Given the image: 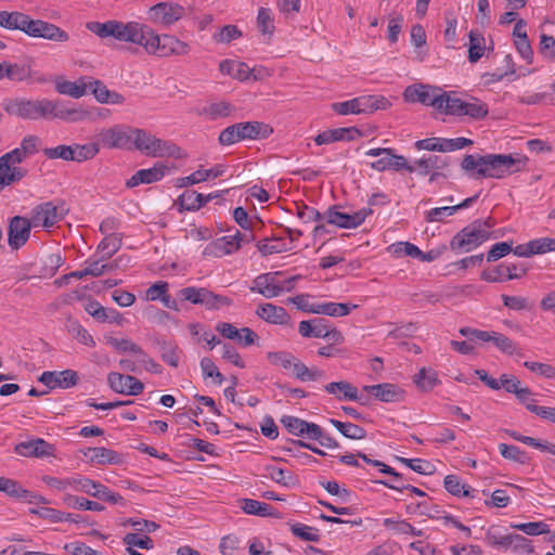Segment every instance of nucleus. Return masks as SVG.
<instances>
[{
	"label": "nucleus",
	"mask_w": 555,
	"mask_h": 555,
	"mask_svg": "<svg viewBox=\"0 0 555 555\" xmlns=\"http://www.w3.org/2000/svg\"><path fill=\"white\" fill-rule=\"evenodd\" d=\"M38 380L51 390L55 388L68 389L78 383V374L70 369L61 372L44 371Z\"/></svg>",
	"instance_id": "nucleus-24"
},
{
	"label": "nucleus",
	"mask_w": 555,
	"mask_h": 555,
	"mask_svg": "<svg viewBox=\"0 0 555 555\" xmlns=\"http://www.w3.org/2000/svg\"><path fill=\"white\" fill-rule=\"evenodd\" d=\"M527 157L515 154H487V155H465L461 167L465 171L477 169L476 173H486L488 170L504 171L512 170L519 172L527 170Z\"/></svg>",
	"instance_id": "nucleus-3"
},
{
	"label": "nucleus",
	"mask_w": 555,
	"mask_h": 555,
	"mask_svg": "<svg viewBox=\"0 0 555 555\" xmlns=\"http://www.w3.org/2000/svg\"><path fill=\"white\" fill-rule=\"evenodd\" d=\"M241 508L248 515L257 516H272L273 507L264 502L253 499H243L241 501Z\"/></svg>",
	"instance_id": "nucleus-48"
},
{
	"label": "nucleus",
	"mask_w": 555,
	"mask_h": 555,
	"mask_svg": "<svg viewBox=\"0 0 555 555\" xmlns=\"http://www.w3.org/2000/svg\"><path fill=\"white\" fill-rule=\"evenodd\" d=\"M107 382L113 391L121 395L138 396L144 390V384L132 375L111 372Z\"/></svg>",
	"instance_id": "nucleus-22"
},
{
	"label": "nucleus",
	"mask_w": 555,
	"mask_h": 555,
	"mask_svg": "<svg viewBox=\"0 0 555 555\" xmlns=\"http://www.w3.org/2000/svg\"><path fill=\"white\" fill-rule=\"evenodd\" d=\"M267 359L272 365L289 370L297 358L289 351H270L267 353Z\"/></svg>",
	"instance_id": "nucleus-56"
},
{
	"label": "nucleus",
	"mask_w": 555,
	"mask_h": 555,
	"mask_svg": "<svg viewBox=\"0 0 555 555\" xmlns=\"http://www.w3.org/2000/svg\"><path fill=\"white\" fill-rule=\"evenodd\" d=\"M443 487L450 494L457 498L475 496V490L470 486L462 483L460 477L456 475H447L443 480Z\"/></svg>",
	"instance_id": "nucleus-37"
},
{
	"label": "nucleus",
	"mask_w": 555,
	"mask_h": 555,
	"mask_svg": "<svg viewBox=\"0 0 555 555\" xmlns=\"http://www.w3.org/2000/svg\"><path fill=\"white\" fill-rule=\"evenodd\" d=\"M133 132V127L124 124L115 125L102 129L96 134V139L100 143V147L131 151Z\"/></svg>",
	"instance_id": "nucleus-11"
},
{
	"label": "nucleus",
	"mask_w": 555,
	"mask_h": 555,
	"mask_svg": "<svg viewBox=\"0 0 555 555\" xmlns=\"http://www.w3.org/2000/svg\"><path fill=\"white\" fill-rule=\"evenodd\" d=\"M282 275L281 271L261 273L253 280L250 292L258 293L264 298H274L284 292V286L278 281V276Z\"/></svg>",
	"instance_id": "nucleus-20"
},
{
	"label": "nucleus",
	"mask_w": 555,
	"mask_h": 555,
	"mask_svg": "<svg viewBox=\"0 0 555 555\" xmlns=\"http://www.w3.org/2000/svg\"><path fill=\"white\" fill-rule=\"evenodd\" d=\"M328 422L346 438L352 440H361L366 438V430L350 422H340L335 418H330Z\"/></svg>",
	"instance_id": "nucleus-39"
},
{
	"label": "nucleus",
	"mask_w": 555,
	"mask_h": 555,
	"mask_svg": "<svg viewBox=\"0 0 555 555\" xmlns=\"http://www.w3.org/2000/svg\"><path fill=\"white\" fill-rule=\"evenodd\" d=\"M362 390L371 393L376 400L385 403H399L405 399V390L392 383L365 385Z\"/></svg>",
	"instance_id": "nucleus-21"
},
{
	"label": "nucleus",
	"mask_w": 555,
	"mask_h": 555,
	"mask_svg": "<svg viewBox=\"0 0 555 555\" xmlns=\"http://www.w3.org/2000/svg\"><path fill=\"white\" fill-rule=\"evenodd\" d=\"M524 366L528 369L530 372L535 373L544 378L554 379L555 378V366L533 361H525Z\"/></svg>",
	"instance_id": "nucleus-64"
},
{
	"label": "nucleus",
	"mask_w": 555,
	"mask_h": 555,
	"mask_svg": "<svg viewBox=\"0 0 555 555\" xmlns=\"http://www.w3.org/2000/svg\"><path fill=\"white\" fill-rule=\"evenodd\" d=\"M124 544L127 545V547H139L142 550H151L154 547V542L152 538L149 535H140L139 533H127L122 538Z\"/></svg>",
	"instance_id": "nucleus-58"
},
{
	"label": "nucleus",
	"mask_w": 555,
	"mask_h": 555,
	"mask_svg": "<svg viewBox=\"0 0 555 555\" xmlns=\"http://www.w3.org/2000/svg\"><path fill=\"white\" fill-rule=\"evenodd\" d=\"M341 205H332L324 212L323 218L327 224L339 229H356L373 214L370 207H363L357 211H344Z\"/></svg>",
	"instance_id": "nucleus-8"
},
{
	"label": "nucleus",
	"mask_w": 555,
	"mask_h": 555,
	"mask_svg": "<svg viewBox=\"0 0 555 555\" xmlns=\"http://www.w3.org/2000/svg\"><path fill=\"white\" fill-rule=\"evenodd\" d=\"M272 132L273 129L269 125L259 121H244L224 128L220 132L218 141L221 145L229 146L243 140L268 138Z\"/></svg>",
	"instance_id": "nucleus-5"
},
{
	"label": "nucleus",
	"mask_w": 555,
	"mask_h": 555,
	"mask_svg": "<svg viewBox=\"0 0 555 555\" xmlns=\"http://www.w3.org/2000/svg\"><path fill=\"white\" fill-rule=\"evenodd\" d=\"M121 236L118 233L107 234L98 245L100 260H107L121 247Z\"/></svg>",
	"instance_id": "nucleus-40"
},
{
	"label": "nucleus",
	"mask_w": 555,
	"mask_h": 555,
	"mask_svg": "<svg viewBox=\"0 0 555 555\" xmlns=\"http://www.w3.org/2000/svg\"><path fill=\"white\" fill-rule=\"evenodd\" d=\"M0 492L10 498L26 501L29 504L47 505L50 503V501L41 494L29 491L23 488L18 481L7 477H0Z\"/></svg>",
	"instance_id": "nucleus-18"
},
{
	"label": "nucleus",
	"mask_w": 555,
	"mask_h": 555,
	"mask_svg": "<svg viewBox=\"0 0 555 555\" xmlns=\"http://www.w3.org/2000/svg\"><path fill=\"white\" fill-rule=\"evenodd\" d=\"M511 528L519 530L528 535H540L550 532V527L544 521L512 522Z\"/></svg>",
	"instance_id": "nucleus-53"
},
{
	"label": "nucleus",
	"mask_w": 555,
	"mask_h": 555,
	"mask_svg": "<svg viewBox=\"0 0 555 555\" xmlns=\"http://www.w3.org/2000/svg\"><path fill=\"white\" fill-rule=\"evenodd\" d=\"M500 454L509 461L526 464L529 461L527 453L514 444L500 443L499 444Z\"/></svg>",
	"instance_id": "nucleus-50"
},
{
	"label": "nucleus",
	"mask_w": 555,
	"mask_h": 555,
	"mask_svg": "<svg viewBox=\"0 0 555 555\" xmlns=\"http://www.w3.org/2000/svg\"><path fill=\"white\" fill-rule=\"evenodd\" d=\"M480 223L474 222L467 224L450 241V249L456 254L470 253L488 241L485 230L479 229Z\"/></svg>",
	"instance_id": "nucleus-10"
},
{
	"label": "nucleus",
	"mask_w": 555,
	"mask_h": 555,
	"mask_svg": "<svg viewBox=\"0 0 555 555\" xmlns=\"http://www.w3.org/2000/svg\"><path fill=\"white\" fill-rule=\"evenodd\" d=\"M414 384L424 392L431 391L437 385L440 384L437 373L429 369L422 367L413 377Z\"/></svg>",
	"instance_id": "nucleus-41"
},
{
	"label": "nucleus",
	"mask_w": 555,
	"mask_h": 555,
	"mask_svg": "<svg viewBox=\"0 0 555 555\" xmlns=\"http://www.w3.org/2000/svg\"><path fill=\"white\" fill-rule=\"evenodd\" d=\"M444 113L454 116H468L473 119H482L488 113V105L478 99L472 101H464L459 98H451L448 95L447 105H444Z\"/></svg>",
	"instance_id": "nucleus-13"
},
{
	"label": "nucleus",
	"mask_w": 555,
	"mask_h": 555,
	"mask_svg": "<svg viewBox=\"0 0 555 555\" xmlns=\"http://www.w3.org/2000/svg\"><path fill=\"white\" fill-rule=\"evenodd\" d=\"M89 461L99 465H117L122 463V456L118 452L104 447L87 448L82 451Z\"/></svg>",
	"instance_id": "nucleus-28"
},
{
	"label": "nucleus",
	"mask_w": 555,
	"mask_h": 555,
	"mask_svg": "<svg viewBox=\"0 0 555 555\" xmlns=\"http://www.w3.org/2000/svg\"><path fill=\"white\" fill-rule=\"evenodd\" d=\"M55 90L63 95H68L74 99H80L87 92V82L83 79L78 81H69L64 80L63 78H57L55 80Z\"/></svg>",
	"instance_id": "nucleus-33"
},
{
	"label": "nucleus",
	"mask_w": 555,
	"mask_h": 555,
	"mask_svg": "<svg viewBox=\"0 0 555 555\" xmlns=\"http://www.w3.org/2000/svg\"><path fill=\"white\" fill-rule=\"evenodd\" d=\"M357 99L361 114H371L378 109H387L391 105L389 100L383 95H362Z\"/></svg>",
	"instance_id": "nucleus-35"
},
{
	"label": "nucleus",
	"mask_w": 555,
	"mask_h": 555,
	"mask_svg": "<svg viewBox=\"0 0 555 555\" xmlns=\"http://www.w3.org/2000/svg\"><path fill=\"white\" fill-rule=\"evenodd\" d=\"M507 548L512 547L516 553L532 554L534 552L531 541L521 534H507Z\"/></svg>",
	"instance_id": "nucleus-55"
},
{
	"label": "nucleus",
	"mask_w": 555,
	"mask_h": 555,
	"mask_svg": "<svg viewBox=\"0 0 555 555\" xmlns=\"http://www.w3.org/2000/svg\"><path fill=\"white\" fill-rule=\"evenodd\" d=\"M31 66L25 63H10L5 62V72L7 78L11 81H25L31 78Z\"/></svg>",
	"instance_id": "nucleus-44"
},
{
	"label": "nucleus",
	"mask_w": 555,
	"mask_h": 555,
	"mask_svg": "<svg viewBox=\"0 0 555 555\" xmlns=\"http://www.w3.org/2000/svg\"><path fill=\"white\" fill-rule=\"evenodd\" d=\"M397 461L421 475H431L435 472V466L427 460L398 456Z\"/></svg>",
	"instance_id": "nucleus-51"
},
{
	"label": "nucleus",
	"mask_w": 555,
	"mask_h": 555,
	"mask_svg": "<svg viewBox=\"0 0 555 555\" xmlns=\"http://www.w3.org/2000/svg\"><path fill=\"white\" fill-rule=\"evenodd\" d=\"M257 249L262 256H268L272 254L288 251L292 249V247H288L282 237L273 236L259 241L257 243Z\"/></svg>",
	"instance_id": "nucleus-43"
},
{
	"label": "nucleus",
	"mask_w": 555,
	"mask_h": 555,
	"mask_svg": "<svg viewBox=\"0 0 555 555\" xmlns=\"http://www.w3.org/2000/svg\"><path fill=\"white\" fill-rule=\"evenodd\" d=\"M103 486V483L87 477L73 478L72 480L73 490L83 492L96 499H99Z\"/></svg>",
	"instance_id": "nucleus-45"
},
{
	"label": "nucleus",
	"mask_w": 555,
	"mask_h": 555,
	"mask_svg": "<svg viewBox=\"0 0 555 555\" xmlns=\"http://www.w3.org/2000/svg\"><path fill=\"white\" fill-rule=\"evenodd\" d=\"M39 141V138L36 135L25 137L21 143V146L12 151L17 153V156L14 157L16 164L22 163L28 155L34 154L37 151V144Z\"/></svg>",
	"instance_id": "nucleus-52"
},
{
	"label": "nucleus",
	"mask_w": 555,
	"mask_h": 555,
	"mask_svg": "<svg viewBox=\"0 0 555 555\" xmlns=\"http://www.w3.org/2000/svg\"><path fill=\"white\" fill-rule=\"evenodd\" d=\"M361 137V131L356 127L330 129L319 133L314 141L318 145L330 144L338 141H352Z\"/></svg>",
	"instance_id": "nucleus-26"
},
{
	"label": "nucleus",
	"mask_w": 555,
	"mask_h": 555,
	"mask_svg": "<svg viewBox=\"0 0 555 555\" xmlns=\"http://www.w3.org/2000/svg\"><path fill=\"white\" fill-rule=\"evenodd\" d=\"M87 28L101 38L113 37L119 41L132 42L145 49V41L152 35V28L137 22L122 23L107 21L105 23L90 22Z\"/></svg>",
	"instance_id": "nucleus-2"
},
{
	"label": "nucleus",
	"mask_w": 555,
	"mask_h": 555,
	"mask_svg": "<svg viewBox=\"0 0 555 555\" xmlns=\"http://www.w3.org/2000/svg\"><path fill=\"white\" fill-rule=\"evenodd\" d=\"M21 31L33 38H42L53 42H66L69 39L68 34L55 24L34 20L24 13Z\"/></svg>",
	"instance_id": "nucleus-9"
},
{
	"label": "nucleus",
	"mask_w": 555,
	"mask_h": 555,
	"mask_svg": "<svg viewBox=\"0 0 555 555\" xmlns=\"http://www.w3.org/2000/svg\"><path fill=\"white\" fill-rule=\"evenodd\" d=\"M63 502L68 507L78 509V511L102 512L105 509L104 505H102L95 501H91L83 496H77V495H72V494L64 495Z\"/></svg>",
	"instance_id": "nucleus-42"
},
{
	"label": "nucleus",
	"mask_w": 555,
	"mask_h": 555,
	"mask_svg": "<svg viewBox=\"0 0 555 555\" xmlns=\"http://www.w3.org/2000/svg\"><path fill=\"white\" fill-rule=\"evenodd\" d=\"M14 450L22 456L48 457L54 455L55 447L42 438H36L17 443Z\"/></svg>",
	"instance_id": "nucleus-25"
},
{
	"label": "nucleus",
	"mask_w": 555,
	"mask_h": 555,
	"mask_svg": "<svg viewBox=\"0 0 555 555\" xmlns=\"http://www.w3.org/2000/svg\"><path fill=\"white\" fill-rule=\"evenodd\" d=\"M263 477L270 478L274 482L283 486V487H295L298 483L297 478L289 472L283 468H280L274 465H266L263 467Z\"/></svg>",
	"instance_id": "nucleus-32"
},
{
	"label": "nucleus",
	"mask_w": 555,
	"mask_h": 555,
	"mask_svg": "<svg viewBox=\"0 0 555 555\" xmlns=\"http://www.w3.org/2000/svg\"><path fill=\"white\" fill-rule=\"evenodd\" d=\"M233 112V105H231L229 102L221 101L206 105L202 108L199 114L209 120H218L220 118L231 116Z\"/></svg>",
	"instance_id": "nucleus-36"
},
{
	"label": "nucleus",
	"mask_w": 555,
	"mask_h": 555,
	"mask_svg": "<svg viewBox=\"0 0 555 555\" xmlns=\"http://www.w3.org/2000/svg\"><path fill=\"white\" fill-rule=\"evenodd\" d=\"M132 150H138L146 156L180 159L185 152L170 141L156 138L144 129L134 128Z\"/></svg>",
	"instance_id": "nucleus-4"
},
{
	"label": "nucleus",
	"mask_w": 555,
	"mask_h": 555,
	"mask_svg": "<svg viewBox=\"0 0 555 555\" xmlns=\"http://www.w3.org/2000/svg\"><path fill=\"white\" fill-rule=\"evenodd\" d=\"M357 305H348L341 302H322L319 304L318 314H324L328 317H345L348 315L352 309H356Z\"/></svg>",
	"instance_id": "nucleus-47"
},
{
	"label": "nucleus",
	"mask_w": 555,
	"mask_h": 555,
	"mask_svg": "<svg viewBox=\"0 0 555 555\" xmlns=\"http://www.w3.org/2000/svg\"><path fill=\"white\" fill-rule=\"evenodd\" d=\"M145 51L160 57L182 56L191 51L188 42L172 35H157L152 29V35L145 41Z\"/></svg>",
	"instance_id": "nucleus-6"
},
{
	"label": "nucleus",
	"mask_w": 555,
	"mask_h": 555,
	"mask_svg": "<svg viewBox=\"0 0 555 555\" xmlns=\"http://www.w3.org/2000/svg\"><path fill=\"white\" fill-rule=\"evenodd\" d=\"M107 344H109L119 352H131L135 356L142 353V348L138 344L127 338L118 339L115 337H108Z\"/></svg>",
	"instance_id": "nucleus-59"
},
{
	"label": "nucleus",
	"mask_w": 555,
	"mask_h": 555,
	"mask_svg": "<svg viewBox=\"0 0 555 555\" xmlns=\"http://www.w3.org/2000/svg\"><path fill=\"white\" fill-rule=\"evenodd\" d=\"M289 527L292 533L302 541L318 542L320 540V534L318 533L317 528L307 526L301 522L291 524Z\"/></svg>",
	"instance_id": "nucleus-54"
},
{
	"label": "nucleus",
	"mask_w": 555,
	"mask_h": 555,
	"mask_svg": "<svg viewBox=\"0 0 555 555\" xmlns=\"http://www.w3.org/2000/svg\"><path fill=\"white\" fill-rule=\"evenodd\" d=\"M528 271L524 263H500L496 267L483 270L480 279L489 283L503 282L505 280H516L522 278Z\"/></svg>",
	"instance_id": "nucleus-17"
},
{
	"label": "nucleus",
	"mask_w": 555,
	"mask_h": 555,
	"mask_svg": "<svg viewBox=\"0 0 555 555\" xmlns=\"http://www.w3.org/2000/svg\"><path fill=\"white\" fill-rule=\"evenodd\" d=\"M324 390L334 395L339 401L360 400L358 388L347 380L332 382L324 386Z\"/></svg>",
	"instance_id": "nucleus-31"
},
{
	"label": "nucleus",
	"mask_w": 555,
	"mask_h": 555,
	"mask_svg": "<svg viewBox=\"0 0 555 555\" xmlns=\"http://www.w3.org/2000/svg\"><path fill=\"white\" fill-rule=\"evenodd\" d=\"M280 422L289 434L298 437H304V426L306 422L305 420H301L293 415H283Z\"/></svg>",
	"instance_id": "nucleus-63"
},
{
	"label": "nucleus",
	"mask_w": 555,
	"mask_h": 555,
	"mask_svg": "<svg viewBox=\"0 0 555 555\" xmlns=\"http://www.w3.org/2000/svg\"><path fill=\"white\" fill-rule=\"evenodd\" d=\"M254 240V234L241 233L236 231L234 235H224L216 241L209 243L205 249L204 255L221 257L238 250L243 244H248Z\"/></svg>",
	"instance_id": "nucleus-12"
},
{
	"label": "nucleus",
	"mask_w": 555,
	"mask_h": 555,
	"mask_svg": "<svg viewBox=\"0 0 555 555\" xmlns=\"http://www.w3.org/2000/svg\"><path fill=\"white\" fill-rule=\"evenodd\" d=\"M149 14L153 22L169 27L185 15V9L176 2H159L150 8Z\"/></svg>",
	"instance_id": "nucleus-16"
},
{
	"label": "nucleus",
	"mask_w": 555,
	"mask_h": 555,
	"mask_svg": "<svg viewBox=\"0 0 555 555\" xmlns=\"http://www.w3.org/2000/svg\"><path fill=\"white\" fill-rule=\"evenodd\" d=\"M31 222L21 216L11 218L8 229V243L12 249L23 247L30 236Z\"/></svg>",
	"instance_id": "nucleus-23"
},
{
	"label": "nucleus",
	"mask_w": 555,
	"mask_h": 555,
	"mask_svg": "<svg viewBox=\"0 0 555 555\" xmlns=\"http://www.w3.org/2000/svg\"><path fill=\"white\" fill-rule=\"evenodd\" d=\"M153 341L159 349L162 360L168 365L177 367L180 360L178 345L160 338H155Z\"/></svg>",
	"instance_id": "nucleus-34"
},
{
	"label": "nucleus",
	"mask_w": 555,
	"mask_h": 555,
	"mask_svg": "<svg viewBox=\"0 0 555 555\" xmlns=\"http://www.w3.org/2000/svg\"><path fill=\"white\" fill-rule=\"evenodd\" d=\"M512 250L513 241L495 243L487 253V261L494 262L512 253Z\"/></svg>",
	"instance_id": "nucleus-61"
},
{
	"label": "nucleus",
	"mask_w": 555,
	"mask_h": 555,
	"mask_svg": "<svg viewBox=\"0 0 555 555\" xmlns=\"http://www.w3.org/2000/svg\"><path fill=\"white\" fill-rule=\"evenodd\" d=\"M367 156L378 157L372 162L371 168L377 171L393 170L400 171L405 169L410 172L414 171V167L409 165L403 156L395 155L391 149H371L366 152Z\"/></svg>",
	"instance_id": "nucleus-14"
},
{
	"label": "nucleus",
	"mask_w": 555,
	"mask_h": 555,
	"mask_svg": "<svg viewBox=\"0 0 555 555\" xmlns=\"http://www.w3.org/2000/svg\"><path fill=\"white\" fill-rule=\"evenodd\" d=\"M181 300L190 301L193 305H202L205 307L208 295V288L188 286L178 293Z\"/></svg>",
	"instance_id": "nucleus-46"
},
{
	"label": "nucleus",
	"mask_w": 555,
	"mask_h": 555,
	"mask_svg": "<svg viewBox=\"0 0 555 555\" xmlns=\"http://www.w3.org/2000/svg\"><path fill=\"white\" fill-rule=\"evenodd\" d=\"M469 46H468V61L470 63H477L486 50V38L479 30L469 31Z\"/></svg>",
	"instance_id": "nucleus-38"
},
{
	"label": "nucleus",
	"mask_w": 555,
	"mask_h": 555,
	"mask_svg": "<svg viewBox=\"0 0 555 555\" xmlns=\"http://www.w3.org/2000/svg\"><path fill=\"white\" fill-rule=\"evenodd\" d=\"M473 144L470 139L455 138V139H442L439 138L438 151L439 152H452L464 149Z\"/></svg>",
	"instance_id": "nucleus-62"
},
{
	"label": "nucleus",
	"mask_w": 555,
	"mask_h": 555,
	"mask_svg": "<svg viewBox=\"0 0 555 555\" xmlns=\"http://www.w3.org/2000/svg\"><path fill=\"white\" fill-rule=\"evenodd\" d=\"M228 192L229 190L227 189L223 191H218L204 195L202 193H197L194 190H185L182 194L179 195L175 205L178 207V210L180 212L197 211L208 202L221 197L223 194Z\"/></svg>",
	"instance_id": "nucleus-19"
},
{
	"label": "nucleus",
	"mask_w": 555,
	"mask_h": 555,
	"mask_svg": "<svg viewBox=\"0 0 555 555\" xmlns=\"http://www.w3.org/2000/svg\"><path fill=\"white\" fill-rule=\"evenodd\" d=\"M74 162H83L93 158L100 151V143L95 138L94 142L87 143L83 145L76 144L72 146Z\"/></svg>",
	"instance_id": "nucleus-49"
},
{
	"label": "nucleus",
	"mask_w": 555,
	"mask_h": 555,
	"mask_svg": "<svg viewBox=\"0 0 555 555\" xmlns=\"http://www.w3.org/2000/svg\"><path fill=\"white\" fill-rule=\"evenodd\" d=\"M29 514L36 515L52 524L63 522V512L52 507L42 506L29 508Z\"/></svg>",
	"instance_id": "nucleus-60"
},
{
	"label": "nucleus",
	"mask_w": 555,
	"mask_h": 555,
	"mask_svg": "<svg viewBox=\"0 0 555 555\" xmlns=\"http://www.w3.org/2000/svg\"><path fill=\"white\" fill-rule=\"evenodd\" d=\"M256 314L267 323L271 324L286 325L291 320L285 308L270 302L258 305Z\"/></svg>",
	"instance_id": "nucleus-27"
},
{
	"label": "nucleus",
	"mask_w": 555,
	"mask_h": 555,
	"mask_svg": "<svg viewBox=\"0 0 555 555\" xmlns=\"http://www.w3.org/2000/svg\"><path fill=\"white\" fill-rule=\"evenodd\" d=\"M448 95L440 88L422 83L409 86L403 92V98L406 102L421 103L443 112Z\"/></svg>",
	"instance_id": "nucleus-7"
},
{
	"label": "nucleus",
	"mask_w": 555,
	"mask_h": 555,
	"mask_svg": "<svg viewBox=\"0 0 555 555\" xmlns=\"http://www.w3.org/2000/svg\"><path fill=\"white\" fill-rule=\"evenodd\" d=\"M66 212L67 209H65L63 203L60 205H56L53 202L39 204L33 209V224L51 228L61 221L65 217Z\"/></svg>",
	"instance_id": "nucleus-15"
},
{
	"label": "nucleus",
	"mask_w": 555,
	"mask_h": 555,
	"mask_svg": "<svg viewBox=\"0 0 555 555\" xmlns=\"http://www.w3.org/2000/svg\"><path fill=\"white\" fill-rule=\"evenodd\" d=\"M526 22L524 20H518L515 24L513 36H514V44L516 50L521 55L527 63H532L533 60V51L528 39L527 33L525 31Z\"/></svg>",
	"instance_id": "nucleus-29"
},
{
	"label": "nucleus",
	"mask_w": 555,
	"mask_h": 555,
	"mask_svg": "<svg viewBox=\"0 0 555 555\" xmlns=\"http://www.w3.org/2000/svg\"><path fill=\"white\" fill-rule=\"evenodd\" d=\"M4 111L10 115L30 120L57 118L67 122H77L90 116L88 111L69 107L65 101L49 99L11 100L4 105Z\"/></svg>",
	"instance_id": "nucleus-1"
},
{
	"label": "nucleus",
	"mask_w": 555,
	"mask_h": 555,
	"mask_svg": "<svg viewBox=\"0 0 555 555\" xmlns=\"http://www.w3.org/2000/svg\"><path fill=\"white\" fill-rule=\"evenodd\" d=\"M24 13L18 11H0V27L10 30H21Z\"/></svg>",
	"instance_id": "nucleus-57"
},
{
	"label": "nucleus",
	"mask_w": 555,
	"mask_h": 555,
	"mask_svg": "<svg viewBox=\"0 0 555 555\" xmlns=\"http://www.w3.org/2000/svg\"><path fill=\"white\" fill-rule=\"evenodd\" d=\"M480 192L476 193L475 195L464 199L460 204L453 205V206H444V207H436L430 209L426 212V221L427 222H441L446 217L452 216L454 212L462 208H466L470 206L473 203L477 201L479 197Z\"/></svg>",
	"instance_id": "nucleus-30"
}]
</instances>
